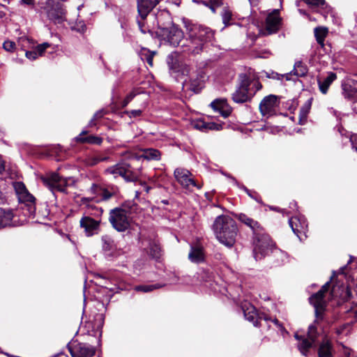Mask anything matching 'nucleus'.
<instances>
[{"mask_svg": "<svg viewBox=\"0 0 357 357\" xmlns=\"http://www.w3.org/2000/svg\"><path fill=\"white\" fill-rule=\"evenodd\" d=\"M330 286V282H327L318 292L312 295L309 298L310 304L314 308L315 320L308 327L307 337L297 333L295 334V338L300 341L298 345V349L303 356L307 355L310 348L316 342L320 334L317 325L324 319L326 307L325 294L328 291Z\"/></svg>", "mask_w": 357, "mask_h": 357, "instance_id": "f257e3e1", "label": "nucleus"}, {"mask_svg": "<svg viewBox=\"0 0 357 357\" xmlns=\"http://www.w3.org/2000/svg\"><path fill=\"white\" fill-rule=\"evenodd\" d=\"M167 63L172 77L178 81L186 77L182 83L184 92L192 91L198 93L204 86V76L199 72H190V67L179 59L177 52H172L167 57Z\"/></svg>", "mask_w": 357, "mask_h": 357, "instance_id": "f03ea898", "label": "nucleus"}, {"mask_svg": "<svg viewBox=\"0 0 357 357\" xmlns=\"http://www.w3.org/2000/svg\"><path fill=\"white\" fill-rule=\"evenodd\" d=\"M188 38L186 39L183 47H187L184 51L192 54H199L204 48V44L212 41L214 38V31L211 28L197 24H190L186 26Z\"/></svg>", "mask_w": 357, "mask_h": 357, "instance_id": "7ed1b4c3", "label": "nucleus"}, {"mask_svg": "<svg viewBox=\"0 0 357 357\" xmlns=\"http://www.w3.org/2000/svg\"><path fill=\"white\" fill-rule=\"evenodd\" d=\"M212 229L220 243L229 248L234 246L238 229L232 218L225 215L218 216L214 220Z\"/></svg>", "mask_w": 357, "mask_h": 357, "instance_id": "20e7f679", "label": "nucleus"}, {"mask_svg": "<svg viewBox=\"0 0 357 357\" xmlns=\"http://www.w3.org/2000/svg\"><path fill=\"white\" fill-rule=\"evenodd\" d=\"M253 255L256 260H259L271 252L274 245L270 236L261 231L255 234Z\"/></svg>", "mask_w": 357, "mask_h": 357, "instance_id": "39448f33", "label": "nucleus"}, {"mask_svg": "<svg viewBox=\"0 0 357 357\" xmlns=\"http://www.w3.org/2000/svg\"><path fill=\"white\" fill-rule=\"evenodd\" d=\"M109 221L118 231H125L130 227L128 211L125 208H115L109 212Z\"/></svg>", "mask_w": 357, "mask_h": 357, "instance_id": "423d86ee", "label": "nucleus"}, {"mask_svg": "<svg viewBox=\"0 0 357 357\" xmlns=\"http://www.w3.org/2000/svg\"><path fill=\"white\" fill-rule=\"evenodd\" d=\"M240 83L236 91L232 93V100L236 103H244L250 101L253 94L250 91V80L246 74H241Z\"/></svg>", "mask_w": 357, "mask_h": 357, "instance_id": "0eeeda50", "label": "nucleus"}, {"mask_svg": "<svg viewBox=\"0 0 357 357\" xmlns=\"http://www.w3.org/2000/svg\"><path fill=\"white\" fill-rule=\"evenodd\" d=\"M14 188L19 201L24 204V210L28 211L29 217L33 216L36 212L35 197L29 192L22 182L15 183Z\"/></svg>", "mask_w": 357, "mask_h": 357, "instance_id": "6e6552de", "label": "nucleus"}, {"mask_svg": "<svg viewBox=\"0 0 357 357\" xmlns=\"http://www.w3.org/2000/svg\"><path fill=\"white\" fill-rule=\"evenodd\" d=\"M48 19L55 24H61L64 22L66 10L63 4L54 0H48L45 7Z\"/></svg>", "mask_w": 357, "mask_h": 357, "instance_id": "1a4fd4ad", "label": "nucleus"}, {"mask_svg": "<svg viewBox=\"0 0 357 357\" xmlns=\"http://www.w3.org/2000/svg\"><path fill=\"white\" fill-rule=\"evenodd\" d=\"M105 173L113 175L115 178L120 176L127 182L135 181L137 179V176L131 169L130 165L126 162H121L107 168Z\"/></svg>", "mask_w": 357, "mask_h": 357, "instance_id": "9d476101", "label": "nucleus"}, {"mask_svg": "<svg viewBox=\"0 0 357 357\" xmlns=\"http://www.w3.org/2000/svg\"><path fill=\"white\" fill-rule=\"evenodd\" d=\"M43 183L51 191L55 190L65 192L68 185V179L61 177L57 173L53 172L45 175L41 178Z\"/></svg>", "mask_w": 357, "mask_h": 357, "instance_id": "9b49d317", "label": "nucleus"}, {"mask_svg": "<svg viewBox=\"0 0 357 357\" xmlns=\"http://www.w3.org/2000/svg\"><path fill=\"white\" fill-rule=\"evenodd\" d=\"M72 357H92L96 354L94 347L87 344L72 341L68 344Z\"/></svg>", "mask_w": 357, "mask_h": 357, "instance_id": "f8f14e48", "label": "nucleus"}, {"mask_svg": "<svg viewBox=\"0 0 357 357\" xmlns=\"http://www.w3.org/2000/svg\"><path fill=\"white\" fill-rule=\"evenodd\" d=\"M280 105V97L268 95L264 98L259 104V111L264 116H271L276 114Z\"/></svg>", "mask_w": 357, "mask_h": 357, "instance_id": "ddd939ff", "label": "nucleus"}, {"mask_svg": "<svg viewBox=\"0 0 357 357\" xmlns=\"http://www.w3.org/2000/svg\"><path fill=\"white\" fill-rule=\"evenodd\" d=\"M162 30L164 31L163 35H165L167 37V40L168 43L174 47L181 46L183 49V52H185L184 50L187 49V47H183L182 45L185 43L188 44L185 40H183V31L178 29L177 26H172L169 28L162 27Z\"/></svg>", "mask_w": 357, "mask_h": 357, "instance_id": "4468645a", "label": "nucleus"}, {"mask_svg": "<svg viewBox=\"0 0 357 357\" xmlns=\"http://www.w3.org/2000/svg\"><path fill=\"white\" fill-rule=\"evenodd\" d=\"M344 319L346 323L336 329L338 335L347 334L351 328V325L357 321V304H349L346 306Z\"/></svg>", "mask_w": 357, "mask_h": 357, "instance_id": "2eb2a0df", "label": "nucleus"}, {"mask_svg": "<svg viewBox=\"0 0 357 357\" xmlns=\"http://www.w3.org/2000/svg\"><path fill=\"white\" fill-rule=\"evenodd\" d=\"M100 222L101 219L92 218L91 216L84 215L79 221V225L84 229L86 236H92L98 233Z\"/></svg>", "mask_w": 357, "mask_h": 357, "instance_id": "dca6fc26", "label": "nucleus"}, {"mask_svg": "<svg viewBox=\"0 0 357 357\" xmlns=\"http://www.w3.org/2000/svg\"><path fill=\"white\" fill-rule=\"evenodd\" d=\"M241 308L245 318L252 323L255 326H258L261 320H267L268 319L267 314L258 313L256 308L249 303L243 304Z\"/></svg>", "mask_w": 357, "mask_h": 357, "instance_id": "f3484780", "label": "nucleus"}, {"mask_svg": "<svg viewBox=\"0 0 357 357\" xmlns=\"http://www.w3.org/2000/svg\"><path fill=\"white\" fill-rule=\"evenodd\" d=\"M281 20L279 10L275 9L270 13L266 19V33L269 35L277 32L280 27Z\"/></svg>", "mask_w": 357, "mask_h": 357, "instance_id": "a211bd4d", "label": "nucleus"}, {"mask_svg": "<svg viewBox=\"0 0 357 357\" xmlns=\"http://www.w3.org/2000/svg\"><path fill=\"white\" fill-rule=\"evenodd\" d=\"M174 174L176 181L183 188H189L190 186H197L194 179L190 177L191 173L188 169L183 168H176L174 170Z\"/></svg>", "mask_w": 357, "mask_h": 357, "instance_id": "6ab92c4d", "label": "nucleus"}, {"mask_svg": "<svg viewBox=\"0 0 357 357\" xmlns=\"http://www.w3.org/2000/svg\"><path fill=\"white\" fill-rule=\"evenodd\" d=\"M188 259L191 262L195 264H199L204 261L205 254L204 247L199 241L190 244Z\"/></svg>", "mask_w": 357, "mask_h": 357, "instance_id": "aec40b11", "label": "nucleus"}, {"mask_svg": "<svg viewBox=\"0 0 357 357\" xmlns=\"http://www.w3.org/2000/svg\"><path fill=\"white\" fill-rule=\"evenodd\" d=\"M289 224L294 233L301 239V234H305L307 229V222L305 218L303 215H297L291 218L289 220Z\"/></svg>", "mask_w": 357, "mask_h": 357, "instance_id": "412c9836", "label": "nucleus"}, {"mask_svg": "<svg viewBox=\"0 0 357 357\" xmlns=\"http://www.w3.org/2000/svg\"><path fill=\"white\" fill-rule=\"evenodd\" d=\"M160 0H137L139 18L145 20L149 13L159 3Z\"/></svg>", "mask_w": 357, "mask_h": 357, "instance_id": "4be33fe9", "label": "nucleus"}, {"mask_svg": "<svg viewBox=\"0 0 357 357\" xmlns=\"http://www.w3.org/2000/svg\"><path fill=\"white\" fill-rule=\"evenodd\" d=\"M191 126L200 131L206 132L208 130H220L222 126L221 124L215 122H206L202 119H195L192 121Z\"/></svg>", "mask_w": 357, "mask_h": 357, "instance_id": "5701e85b", "label": "nucleus"}, {"mask_svg": "<svg viewBox=\"0 0 357 357\" xmlns=\"http://www.w3.org/2000/svg\"><path fill=\"white\" fill-rule=\"evenodd\" d=\"M342 94L345 98L354 100L357 97V81L348 79L342 83Z\"/></svg>", "mask_w": 357, "mask_h": 357, "instance_id": "b1692460", "label": "nucleus"}, {"mask_svg": "<svg viewBox=\"0 0 357 357\" xmlns=\"http://www.w3.org/2000/svg\"><path fill=\"white\" fill-rule=\"evenodd\" d=\"M211 106L224 118L228 117L231 113V108L225 99H216L211 103Z\"/></svg>", "mask_w": 357, "mask_h": 357, "instance_id": "393cba45", "label": "nucleus"}, {"mask_svg": "<svg viewBox=\"0 0 357 357\" xmlns=\"http://www.w3.org/2000/svg\"><path fill=\"white\" fill-rule=\"evenodd\" d=\"M337 79V75L335 73L329 72L326 77L321 76L318 78V85L320 91L323 94L328 92V88L331 84Z\"/></svg>", "mask_w": 357, "mask_h": 357, "instance_id": "a878e982", "label": "nucleus"}, {"mask_svg": "<svg viewBox=\"0 0 357 357\" xmlns=\"http://www.w3.org/2000/svg\"><path fill=\"white\" fill-rule=\"evenodd\" d=\"M328 29L326 27H317L314 30V36L317 43L326 53L331 50L330 45H328V48L326 45L324 43V40L328 34Z\"/></svg>", "mask_w": 357, "mask_h": 357, "instance_id": "bb28decb", "label": "nucleus"}, {"mask_svg": "<svg viewBox=\"0 0 357 357\" xmlns=\"http://www.w3.org/2000/svg\"><path fill=\"white\" fill-rule=\"evenodd\" d=\"M236 217L239 221L249 227L252 230L254 235L259 231H262V227L260 226L259 222L248 217L247 215L244 213H239Z\"/></svg>", "mask_w": 357, "mask_h": 357, "instance_id": "cd10ccee", "label": "nucleus"}, {"mask_svg": "<svg viewBox=\"0 0 357 357\" xmlns=\"http://www.w3.org/2000/svg\"><path fill=\"white\" fill-rule=\"evenodd\" d=\"M333 345L330 340L326 338L323 339L318 348L319 357H333Z\"/></svg>", "mask_w": 357, "mask_h": 357, "instance_id": "c85d7f7f", "label": "nucleus"}, {"mask_svg": "<svg viewBox=\"0 0 357 357\" xmlns=\"http://www.w3.org/2000/svg\"><path fill=\"white\" fill-rule=\"evenodd\" d=\"M87 133V131L83 130L78 136H77L75 139L77 142L79 143H87L90 144H97L100 145L102 142V139L98 136L89 135L87 137H84Z\"/></svg>", "mask_w": 357, "mask_h": 357, "instance_id": "c756f323", "label": "nucleus"}, {"mask_svg": "<svg viewBox=\"0 0 357 357\" xmlns=\"http://www.w3.org/2000/svg\"><path fill=\"white\" fill-rule=\"evenodd\" d=\"M307 72L308 68L307 66L302 61H298L295 63L294 70L290 73L286 75V78L287 79H290L291 78L289 77L292 75V74L297 77H304L307 75Z\"/></svg>", "mask_w": 357, "mask_h": 357, "instance_id": "7c9ffc66", "label": "nucleus"}, {"mask_svg": "<svg viewBox=\"0 0 357 357\" xmlns=\"http://www.w3.org/2000/svg\"><path fill=\"white\" fill-rule=\"evenodd\" d=\"M331 294L333 297H340L344 301L351 296V291L347 287L334 285L331 290Z\"/></svg>", "mask_w": 357, "mask_h": 357, "instance_id": "2f4dec72", "label": "nucleus"}, {"mask_svg": "<svg viewBox=\"0 0 357 357\" xmlns=\"http://www.w3.org/2000/svg\"><path fill=\"white\" fill-rule=\"evenodd\" d=\"M197 4H202L208 8L213 13L216 12L218 8L222 5V0H192Z\"/></svg>", "mask_w": 357, "mask_h": 357, "instance_id": "473e14b6", "label": "nucleus"}, {"mask_svg": "<svg viewBox=\"0 0 357 357\" xmlns=\"http://www.w3.org/2000/svg\"><path fill=\"white\" fill-rule=\"evenodd\" d=\"M116 193V188L114 187H112L109 190L107 188H105L102 186L100 193L99 195V198L96 202H100V201H107L110 198H112L115 194Z\"/></svg>", "mask_w": 357, "mask_h": 357, "instance_id": "72a5a7b5", "label": "nucleus"}, {"mask_svg": "<svg viewBox=\"0 0 357 357\" xmlns=\"http://www.w3.org/2000/svg\"><path fill=\"white\" fill-rule=\"evenodd\" d=\"M13 218V213L10 211H0V229L6 227L10 225Z\"/></svg>", "mask_w": 357, "mask_h": 357, "instance_id": "f704fd0d", "label": "nucleus"}, {"mask_svg": "<svg viewBox=\"0 0 357 357\" xmlns=\"http://www.w3.org/2000/svg\"><path fill=\"white\" fill-rule=\"evenodd\" d=\"M312 100H308L300 109L299 112V123L303 124L306 121L307 115L311 108Z\"/></svg>", "mask_w": 357, "mask_h": 357, "instance_id": "c9c22d12", "label": "nucleus"}, {"mask_svg": "<svg viewBox=\"0 0 357 357\" xmlns=\"http://www.w3.org/2000/svg\"><path fill=\"white\" fill-rule=\"evenodd\" d=\"M149 255L155 259H158L161 256V248L158 243L152 241L149 243Z\"/></svg>", "mask_w": 357, "mask_h": 357, "instance_id": "e433bc0d", "label": "nucleus"}, {"mask_svg": "<svg viewBox=\"0 0 357 357\" xmlns=\"http://www.w3.org/2000/svg\"><path fill=\"white\" fill-rule=\"evenodd\" d=\"M142 157L148 160H158L160 159V152L155 149H147L144 151Z\"/></svg>", "mask_w": 357, "mask_h": 357, "instance_id": "4c0bfd02", "label": "nucleus"}, {"mask_svg": "<svg viewBox=\"0 0 357 357\" xmlns=\"http://www.w3.org/2000/svg\"><path fill=\"white\" fill-rule=\"evenodd\" d=\"M103 210L93 205H88L85 215L91 216L92 218L101 219Z\"/></svg>", "mask_w": 357, "mask_h": 357, "instance_id": "58836bf2", "label": "nucleus"}, {"mask_svg": "<svg viewBox=\"0 0 357 357\" xmlns=\"http://www.w3.org/2000/svg\"><path fill=\"white\" fill-rule=\"evenodd\" d=\"M154 54V52H151L149 50L145 47H142L139 52V55L141 59L144 61H146L150 66H153V59Z\"/></svg>", "mask_w": 357, "mask_h": 357, "instance_id": "ea45409f", "label": "nucleus"}, {"mask_svg": "<svg viewBox=\"0 0 357 357\" xmlns=\"http://www.w3.org/2000/svg\"><path fill=\"white\" fill-rule=\"evenodd\" d=\"M101 188H102V185L96 184V183H93L89 189V192H91V194L93 195L94 197L93 198H86V197L83 198L82 199V203L85 204V203H86L91 200L95 199L96 200H98V199L99 198Z\"/></svg>", "mask_w": 357, "mask_h": 357, "instance_id": "a19ab883", "label": "nucleus"}, {"mask_svg": "<svg viewBox=\"0 0 357 357\" xmlns=\"http://www.w3.org/2000/svg\"><path fill=\"white\" fill-rule=\"evenodd\" d=\"M102 243V249L105 251H111L115 248V243L114 240L109 235H104L101 238Z\"/></svg>", "mask_w": 357, "mask_h": 357, "instance_id": "79ce46f5", "label": "nucleus"}, {"mask_svg": "<svg viewBox=\"0 0 357 357\" xmlns=\"http://www.w3.org/2000/svg\"><path fill=\"white\" fill-rule=\"evenodd\" d=\"M109 160L108 156H102L101 155H96L89 157L87 159V165L94 166L100 162L107 161Z\"/></svg>", "mask_w": 357, "mask_h": 357, "instance_id": "37998d69", "label": "nucleus"}, {"mask_svg": "<svg viewBox=\"0 0 357 357\" xmlns=\"http://www.w3.org/2000/svg\"><path fill=\"white\" fill-rule=\"evenodd\" d=\"M221 16H222L223 24L225 26L229 25L230 21L232 20L231 11L228 8L224 7L221 12Z\"/></svg>", "mask_w": 357, "mask_h": 357, "instance_id": "c03bdc74", "label": "nucleus"}, {"mask_svg": "<svg viewBox=\"0 0 357 357\" xmlns=\"http://www.w3.org/2000/svg\"><path fill=\"white\" fill-rule=\"evenodd\" d=\"M162 285L159 284H144L138 285L135 287V289L137 291L149 292L154 289L160 288Z\"/></svg>", "mask_w": 357, "mask_h": 357, "instance_id": "a18cd8bd", "label": "nucleus"}, {"mask_svg": "<svg viewBox=\"0 0 357 357\" xmlns=\"http://www.w3.org/2000/svg\"><path fill=\"white\" fill-rule=\"evenodd\" d=\"M238 188L243 190L250 197L255 199L258 203H261V197L257 192H256L255 191H253V192L251 191L250 190H249L248 188H247L245 185H243L242 184L241 185V187H238Z\"/></svg>", "mask_w": 357, "mask_h": 357, "instance_id": "49530a36", "label": "nucleus"}, {"mask_svg": "<svg viewBox=\"0 0 357 357\" xmlns=\"http://www.w3.org/2000/svg\"><path fill=\"white\" fill-rule=\"evenodd\" d=\"M139 93L140 91L138 89H134L130 92L123 100V106L126 107Z\"/></svg>", "mask_w": 357, "mask_h": 357, "instance_id": "de8ad7c7", "label": "nucleus"}, {"mask_svg": "<svg viewBox=\"0 0 357 357\" xmlns=\"http://www.w3.org/2000/svg\"><path fill=\"white\" fill-rule=\"evenodd\" d=\"M266 321H272L275 326L276 327L281 331L282 334L284 335V333H287V331H286V329L284 328V326H282V324L276 319V318H274V319H271L268 316V319L267 320H265Z\"/></svg>", "mask_w": 357, "mask_h": 357, "instance_id": "09e8293b", "label": "nucleus"}, {"mask_svg": "<svg viewBox=\"0 0 357 357\" xmlns=\"http://www.w3.org/2000/svg\"><path fill=\"white\" fill-rule=\"evenodd\" d=\"M266 321H272L275 326L276 327L281 331L282 334L284 335V333H287V331H286V329L284 328V326H282V324L276 319V318H274V319H271L268 316V319L267 320H265Z\"/></svg>", "mask_w": 357, "mask_h": 357, "instance_id": "8fccbe9b", "label": "nucleus"}, {"mask_svg": "<svg viewBox=\"0 0 357 357\" xmlns=\"http://www.w3.org/2000/svg\"><path fill=\"white\" fill-rule=\"evenodd\" d=\"M137 205L133 202L128 201L124 202L121 208H125L127 210L128 213L132 211H134L136 208Z\"/></svg>", "mask_w": 357, "mask_h": 357, "instance_id": "3c124183", "label": "nucleus"}, {"mask_svg": "<svg viewBox=\"0 0 357 357\" xmlns=\"http://www.w3.org/2000/svg\"><path fill=\"white\" fill-rule=\"evenodd\" d=\"M3 47L7 52H13L15 48V43L10 40H6L3 44Z\"/></svg>", "mask_w": 357, "mask_h": 357, "instance_id": "603ef678", "label": "nucleus"}, {"mask_svg": "<svg viewBox=\"0 0 357 357\" xmlns=\"http://www.w3.org/2000/svg\"><path fill=\"white\" fill-rule=\"evenodd\" d=\"M50 46V44L47 43H44L43 44L38 45L35 50L37 52L38 56H42L45 52V50Z\"/></svg>", "mask_w": 357, "mask_h": 357, "instance_id": "864d4df0", "label": "nucleus"}, {"mask_svg": "<svg viewBox=\"0 0 357 357\" xmlns=\"http://www.w3.org/2000/svg\"><path fill=\"white\" fill-rule=\"evenodd\" d=\"M144 20H142L141 18H137V24H138V26H139V29H140L141 32H142V33H152V31H151L149 29L146 28V27L144 26Z\"/></svg>", "mask_w": 357, "mask_h": 357, "instance_id": "5fc2aeb1", "label": "nucleus"}, {"mask_svg": "<svg viewBox=\"0 0 357 357\" xmlns=\"http://www.w3.org/2000/svg\"><path fill=\"white\" fill-rule=\"evenodd\" d=\"M26 56L30 59V60H35L39 56L38 55L37 52L34 50L32 51H27L26 52Z\"/></svg>", "mask_w": 357, "mask_h": 357, "instance_id": "6e6d98bb", "label": "nucleus"}, {"mask_svg": "<svg viewBox=\"0 0 357 357\" xmlns=\"http://www.w3.org/2000/svg\"><path fill=\"white\" fill-rule=\"evenodd\" d=\"M350 142L351 144L352 149L357 152V135H351L350 137Z\"/></svg>", "mask_w": 357, "mask_h": 357, "instance_id": "4d7b16f0", "label": "nucleus"}, {"mask_svg": "<svg viewBox=\"0 0 357 357\" xmlns=\"http://www.w3.org/2000/svg\"><path fill=\"white\" fill-rule=\"evenodd\" d=\"M142 113V109H133L128 112L130 118H136L141 116Z\"/></svg>", "mask_w": 357, "mask_h": 357, "instance_id": "13d9d810", "label": "nucleus"}, {"mask_svg": "<svg viewBox=\"0 0 357 357\" xmlns=\"http://www.w3.org/2000/svg\"><path fill=\"white\" fill-rule=\"evenodd\" d=\"M222 174L223 175H225L226 177L229 178V179H231L234 183V185H236L238 188V187H241V185L238 181L237 180L233 177L231 174H228V173H225V172H222Z\"/></svg>", "mask_w": 357, "mask_h": 357, "instance_id": "bf43d9fd", "label": "nucleus"}, {"mask_svg": "<svg viewBox=\"0 0 357 357\" xmlns=\"http://www.w3.org/2000/svg\"><path fill=\"white\" fill-rule=\"evenodd\" d=\"M105 114V112L103 110V109H100V110H98L97 111L93 118L95 119V120H97L98 119H100L102 118L104 115Z\"/></svg>", "mask_w": 357, "mask_h": 357, "instance_id": "052dcab7", "label": "nucleus"}, {"mask_svg": "<svg viewBox=\"0 0 357 357\" xmlns=\"http://www.w3.org/2000/svg\"><path fill=\"white\" fill-rule=\"evenodd\" d=\"M342 348H343V351H342L343 357H350L351 351H352L351 349L344 347V345H342Z\"/></svg>", "mask_w": 357, "mask_h": 357, "instance_id": "680f3d73", "label": "nucleus"}, {"mask_svg": "<svg viewBox=\"0 0 357 357\" xmlns=\"http://www.w3.org/2000/svg\"><path fill=\"white\" fill-rule=\"evenodd\" d=\"M5 172V162L2 158V156L0 155V176H3Z\"/></svg>", "mask_w": 357, "mask_h": 357, "instance_id": "e2e57ef3", "label": "nucleus"}, {"mask_svg": "<svg viewBox=\"0 0 357 357\" xmlns=\"http://www.w3.org/2000/svg\"><path fill=\"white\" fill-rule=\"evenodd\" d=\"M252 87H255V91H254L253 93H252V94H253V96H254V95H255V93L257 91H259V90L262 88V85H261V84L259 82H258V81H255V82H254V83H253Z\"/></svg>", "mask_w": 357, "mask_h": 357, "instance_id": "0e129e2a", "label": "nucleus"}, {"mask_svg": "<svg viewBox=\"0 0 357 357\" xmlns=\"http://www.w3.org/2000/svg\"><path fill=\"white\" fill-rule=\"evenodd\" d=\"M299 13L305 16H306L309 20H311L310 15L307 13V12L303 9L298 10Z\"/></svg>", "mask_w": 357, "mask_h": 357, "instance_id": "69168bd1", "label": "nucleus"}, {"mask_svg": "<svg viewBox=\"0 0 357 357\" xmlns=\"http://www.w3.org/2000/svg\"><path fill=\"white\" fill-rule=\"evenodd\" d=\"M251 6H257L260 0H248Z\"/></svg>", "mask_w": 357, "mask_h": 357, "instance_id": "338daca9", "label": "nucleus"}, {"mask_svg": "<svg viewBox=\"0 0 357 357\" xmlns=\"http://www.w3.org/2000/svg\"><path fill=\"white\" fill-rule=\"evenodd\" d=\"M22 1L27 5H32L33 4V0H22Z\"/></svg>", "mask_w": 357, "mask_h": 357, "instance_id": "774afa93", "label": "nucleus"}]
</instances>
